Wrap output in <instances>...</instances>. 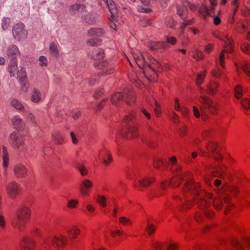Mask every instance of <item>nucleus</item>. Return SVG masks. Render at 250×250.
<instances>
[{"label":"nucleus","mask_w":250,"mask_h":250,"mask_svg":"<svg viewBox=\"0 0 250 250\" xmlns=\"http://www.w3.org/2000/svg\"><path fill=\"white\" fill-rule=\"evenodd\" d=\"M192 56L197 61H199L202 60L204 58V55L202 52L196 48L192 51Z\"/></svg>","instance_id":"nucleus-34"},{"label":"nucleus","mask_w":250,"mask_h":250,"mask_svg":"<svg viewBox=\"0 0 250 250\" xmlns=\"http://www.w3.org/2000/svg\"><path fill=\"white\" fill-rule=\"evenodd\" d=\"M86 10V6L83 4L75 3L70 6L69 11L70 13L77 16H83Z\"/></svg>","instance_id":"nucleus-15"},{"label":"nucleus","mask_w":250,"mask_h":250,"mask_svg":"<svg viewBox=\"0 0 250 250\" xmlns=\"http://www.w3.org/2000/svg\"><path fill=\"white\" fill-rule=\"evenodd\" d=\"M42 100V95L37 88H34L31 96V100L33 103H39Z\"/></svg>","instance_id":"nucleus-23"},{"label":"nucleus","mask_w":250,"mask_h":250,"mask_svg":"<svg viewBox=\"0 0 250 250\" xmlns=\"http://www.w3.org/2000/svg\"><path fill=\"white\" fill-rule=\"evenodd\" d=\"M213 75L216 78H219L222 75L223 72L220 69L214 70L212 72Z\"/></svg>","instance_id":"nucleus-60"},{"label":"nucleus","mask_w":250,"mask_h":250,"mask_svg":"<svg viewBox=\"0 0 250 250\" xmlns=\"http://www.w3.org/2000/svg\"><path fill=\"white\" fill-rule=\"evenodd\" d=\"M241 104L243 107L245 109L250 108V101L249 99H244L241 102Z\"/></svg>","instance_id":"nucleus-52"},{"label":"nucleus","mask_w":250,"mask_h":250,"mask_svg":"<svg viewBox=\"0 0 250 250\" xmlns=\"http://www.w3.org/2000/svg\"><path fill=\"white\" fill-rule=\"evenodd\" d=\"M206 148L208 152L210 154V157H212L218 161L222 159V156L219 153L217 145L212 142H209L206 145Z\"/></svg>","instance_id":"nucleus-9"},{"label":"nucleus","mask_w":250,"mask_h":250,"mask_svg":"<svg viewBox=\"0 0 250 250\" xmlns=\"http://www.w3.org/2000/svg\"><path fill=\"white\" fill-rule=\"evenodd\" d=\"M119 136L123 138L134 139L138 137V128L134 126L129 127L126 131L120 130L118 133Z\"/></svg>","instance_id":"nucleus-12"},{"label":"nucleus","mask_w":250,"mask_h":250,"mask_svg":"<svg viewBox=\"0 0 250 250\" xmlns=\"http://www.w3.org/2000/svg\"><path fill=\"white\" fill-rule=\"evenodd\" d=\"M6 54L11 59H17L16 58L20 55V51L17 46L11 45L8 47Z\"/></svg>","instance_id":"nucleus-21"},{"label":"nucleus","mask_w":250,"mask_h":250,"mask_svg":"<svg viewBox=\"0 0 250 250\" xmlns=\"http://www.w3.org/2000/svg\"><path fill=\"white\" fill-rule=\"evenodd\" d=\"M31 210L25 205L20 206L17 209L12 221V226L20 231H23L26 222L29 220L31 216Z\"/></svg>","instance_id":"nucleus-2"},{"label":"nucleus","mask_w":250,"mask_h":250,"mask_svg":"<svg viewBox=\"0 0 250 250\" xmlns=\"http://www.w3.org/2000/svg\"><path fill=\"white\" fill-rule=\"evenodd\" d=\"M112 160L111 155L109 153H107V157L106 158H104L103 162L105 166H107L112 161Z\"/></svg>","instance_id":"nucleus-57"},{"label":"nucleus","mask_w":250,"mask_h":250,"mask_svg":"<svg viewBox=\"0 0 250 250\" xmlns=\"http://www.w3.org/2000/svg\"><path fill=\"white\" fill-rule=\"evenodd\" d=\"M90 38L87 40V44L90 46H97L101 44L102 40L100 36L97 34L98 32H90Z\"/></svg>","instance_id":"nucleus-16"},{"label":"nucleus","mask_w":250,"mask_h":250,"mask_svg":"<svg viewBox=\"0 0 250 250\" xmlns=\"http://www.w3.org/2000/svg\"><path fill=\"white\" fill-rule=\"evenodd\" d=\"M6 191L10 197L15 198L19 193V186L15 182H10L6 186Z\"/></svg>","instance_id":"nucleus-14"},{"label":"nucleus","mask_w":250,"mask_h":250,"mask_svg":"<svg viewBox=\"0 0 250 250\" xmlns=\"http://www.w3.org/2000/svg\"><path fill=\"white\" fill-rule=\"evenodd\" d=\"M178 246L174 243H171L167 245V250H177Z\"/></svg>","instance_id":"nucleus-63"},{"label":"nucleus","mask_w":250,"mask_h":250,"mask_svg":"<svg viewBox=\"0 0 250 250\" xmlns=\"http://www.w3.org/2000/svg\"><path fill=\"white\" fill-rule=\"evenodd\" d=\"M9 142L13 146L18 148L24 143V139L22 136L13 132L9 135Z\"/></svg>","instance_id":"nucleus-13"},{"label":"nucleus","mask_w":250,"mask_h":250,"mask_svg":"<svg viewBox=\"0 0 250 250\" xmlns=\"http://www.w3.org/2000/svg\"><path fill=\"white\" fill-rule=\"evenodd\" d=\"M194 20L193 19L185 21L181 25L180 28L182 30H188L187 28L188 26L193 23Z\"/></svg>","instance_id":"nucleus-44"},{"label":"nucleus","mask_w":250,"mask_h":250,"mask_svg":"<svg viewBox=\"0 0 250 250\" xmlns=\"http://www.w3.org/2000/svg\"><path fill=\"white\" fill-rule=\"evenodd\" d=\"M26 117L28 120H29L31 122L33 123H35V116L33 114L30 112H27L26 113Z\"/></svg>","instance_id":"nucleus-55"},{"label":"nucleus","mask_w":250,"mask_h":250,"mask_svg":"<svg viewBox=\"0 0 250 250\" xmlns=\"http://www.w3.org/2000/svg\"><path fill=\"white\" fill-rule=\"evenodd\" d=\"M225 169L226 167L224 166H219L212 171V174L214 177L224 179L228 176L225 173Z\"/></svg>","instance_id":"nucleus-20"},{"label":"nucleus","mask_w":250,"mask_h":250,"mask_svg":"<svg viewBox=\"0 0 250 250\" xmlns=\"http://www.w3.org/2000/svg\"><path fill=\"white\" fill-rule=\"evenodd\" d=\"M13 36L15 39L18 41H21L25 39L27 36V32H13Z\"/></svg>","instance_id":"nucleus-37"},{"label":"nucleus","mask_w":250,"mask_h":250,"mask_svg":"<svg viewBox=\"0 0 250 250\" xmlns=\"http://www.w3.org/2000/svg\"><path fill=\"white\" fill-rule=\"evenodd\" d=\"M49 50L51 54L53 56L56 57L58 54V49L57 45L53 42L50 44Z\"/></svg>","instance_id":"nucleus-40"},{"label":"nucleus","mask_w":250,"mask_h":250,"mask_svg":"<svg viewBox=\"0 0 250 250\" xmlns=\"http://www.w3.org/2000/svg\"><path fill=\"white\" fill-rule=\"evenodd\" d=\"M12 125L17 130L21 129L23 125V122L22 119L19 115H15L11 119Z\"/></svg>","instance_id":"nucleus-22"},{"label":"nucleus","mask_w":250,"mask_h":250,"mask_svg":"<svg viewBox=\"0 0 250 250\" xmlns=\"http://www.w3.org/2000/svg\"><path fill=\"white\" fill-rule=\"evenodd\" d=\"M240 67L248 76H250V63L243 62L241 63Z\"/></svg>","instance_id":"nucleus-39"},{"label":"nucleus","mask_w":250,"mask_h":250,"mask_svg":"<svg viewBox=\"0 0 250 250\" xmlns=\"http://www.w3.org/2000/svg\"><path fill=\"white\" fill-rule=\"evenodd\" d=\"M132 56L135 62L141 69H144L145 67L147 66L154 72H156L157 69L160 66L157 61L151 56H149L148 58L149 62L146 61L144 56L138 50L132 52Z\"/></svg>","instance_id":"nucleus-3"},{"label":"nucleus","mask_w":250,"mask_h":250,"mask_svg":"<svg viewBox=\"0 0 250 250\" xmlns=\"http://www.w3.org/2000/svg\"><path fill=\"white\" fill-rule=\"evenodd\" d=\"M183 5H179L177 7V13L178 16L183 20L186 19L188 17V10L186 5L183 1Z\"/></svg>","instance_id":"nucleus-24"},{"label":"nucleus","mask_w":250,"mask_h":250,"mask_svg":"<svg viewBox=\"0 0 250 250\" xmlns=\"http://www.w3.org/2000/svg\"><path fill=\"white\" fill-rule=\"evenodd\" d=\"M39 64L41 66H46L48 63V61L47 58L43 56H41L39 57Z\"/></svg>","instance_id":"nucleus-47"},{"label":"nucleus","mask_w":250,"mask_h":250,"mask_svg":"<svg viewBox=\"0 0 250 250\" xmlns=\"http://www.w3.org/2000/svg\"><path fill=\"white\" fill-rule=\"evenodd\" d=\"M18 67V62L17 59H11L9 62L8 71L10 73V77H13L15 75Z\"/></svg>","instance_id":"nucleus-26"},{"label":"nucleus","mask_w":250,"mask_h":250,"mask_svg":"<svg viewBox=\"0 0 250 250\" xmlns=\"http://www.w3.org/2000/svg\"><path fill=\"white\" fill-rule=\"evenodd\" d=\"M78 204V200L72 199L68 202L67 207L69 208H75Z\"/></svg>","instance_id":"nucleus-54"},{"label":"nucleus","mask_w":250,"mask_h":250,"mask_svg":"<svg viewBox=\"0 0 250 250\" xmlns=\"http://www.w3.org/2000/svg\"><path fill=\"white\" fill-rule=\"evenodd\" d=\"M105 2L110 12L111 19L115 20L118 16V11L113 1L112 0H105Z\"/></svg>","instance_id":"nucleus-18"},{"label":"nucleus","mask_w":250,"mask_h":250,"mask_svg":"<svg viewBox=\"0 0 250 250\" xmlns=\"http://www.w3.org/2000/svg\"><path fill=\"white\" fill-rule=\"evenodd\" d=\"M15 175L19 178L24 177L27 174V168L21 164L15 165L14 168Z\"/></svg>","instance_id":"nucleus-17"},{"label":"nucleus","mask_w":250,"mask_h":250,"mask_svg":"<svg viewBox=\"0 0 250 250\" xmlns=\"http://www.w3.org/2000/svg\"><path fill=\"white\" fill-rule=\"evenodd\" d=\"M2 158L3 160L2 165L3 167L6 169L9 163V156L7 152V149L5 146H3L2 147Z\"/></svg>","instance_id":"nucleus-28"},{"label":"nucleus","mask_w":250,"mask_h":250,"mask_svg":"<svg viewBox=\"0 0 250 250\" xmlns=\"http://www.w3.org/2000/svg\"><path fill=\"white\" fill-rule=\"evenodd\" d=\"M214 36L218 38L220 40L224 42L225 44V49L222 50L219 56L216 58V61L218 62L221 66L224 68V61L225 58V54L226 53H231L233 49V42L231 38L226 35H220L218 32H215Z\"/></svg>","instance_id":"nucleus-5"},{"label":"nucleus","mask_w":250,"mask_h":250,"mask_svg":"<svg viewBox=\"0 0 250 250\" xmlns=\"http://www.w3.org/2000/svg\"><path fill=\"white\" fill-rule=\"evenodd\" d=\"M27 76L25 69L22 67L17 72V77L20 82H23Z\"/></svg>","instance_id":"nucleus-35"},{"label":"nucleus","mask_w":250,"mask_h":250,"mask_svg":"<svg viewBox=\"0 0 250 250\" xmlns=\"http://www.w3.org/2000/svg\"><path fill=\"white\" fill-rule=\"evenodd\" d=\"M206 76V72H204L202 74H199L196 78V83L198 85H200L204 81V78Z\"/></svg>","instance_id":"nucleus-46"},{"label":"nucleus","mask_w":250,"mask_h":250,"mask_svg":"<svg viewBox=\"0 0 250 250\" xmlns=\"http://www.w3.org/2000/svg\"><path fill=\"white\" fill-rule=\"evenodd\" d=\"M146 229L149 235H151L154 232L155 228L153 224H149L146 228Z\"/></svg>","instance_id":"nucleus-58"},{"label":"nucleus","mask_w":250,"mask_h":250,"mask_svg":"<svg viewBox=\"0 0 250 250\" xmlns=\"http://www.w3.org/2000/svg\"><path fill=\"white\" fill-rule=\"evenodd\" d=\"M24 29V25L21 23L20 22L15 24L13 27V30L15 31H21Z\"/></svg>","instance_id":"nucleus-48"},{"label":"nucleus","mask_w":250,"mask_h":250,"mask_svg":"<svg viewBox=\"0 0 250 250\" xmlns=\"http://www.w3.org/2000/svg\"><path fill=\"white\" fill-rule=\"evenodd\" d=\"M241 49L245 53L250 55V45L248 44H243L241 46Z\"/></svg>","instance_id":"nucleus-53"},{"label":"nucleus","mask_w":250,"mask_h":250,"mask_svg":"<svg viewBox=\"0 0 250 250\" xmlns=\"http://www.w3.org/2000/svg\"><path fill=\"white\" fill-rule=\"evenodd\" d=\"M209 10L204 5H202L199 9L198 12L203 18H206L209 14Z\"/></svg>","instance_id":"nucleus-38"},{"label":"nucleus","mask_w":250,"mask_h":250,"mask_svg":"<svg viewBox=\"0 0 250 250\" xmlns=\"http://www.w3.org/2000/svg\"><path fill=\"white\" fill-rule=\"evenodd\" d=\"M50 241H51L52 245L54 247L59 249L63 247L66 244L67 238L62 234H58L52 238L50 237L44 238L43 239L42 245L46 247L49 246Z\"/></svg>","instance_id":"nucleus-6"},{"label":"nucleus","mask_w":250,"mask_h":250,"mask_svg":"<svg viewBox=\"0 0 250 250\" xmlns=\"http://www.w3.org/2000/svg\"><path fill=\"white\" fill-rule=\"evenodd\" d=\"M191 204H192L190 201H186L185 202L184 205H181L179 207V209L180 210H182L184 209L185 208L188 209L190 208Z\"/></svg>","instance_id":"nucleus-51"},{"label":"nucleus","mask_w":250,"mask_h":250,"mask_svg":"<svg viewBox=\"0 0 250 250\" xmlns=\"http://www.w3.org/2000/svg\"><path fill=\"white\" fill-rule=\"evenodd\" d=\"M219 84L218 83L216 82H211L208 86V90L211 95L215 94L218 91V88L219 87Z\"/></svg>","instance_id":"nucleus-29"},{"label":"nucleus","mask_w":250,"mask_h":250,"mask_svg":"<svg viewBox=\"0 0 250 250\" xmlns=\"http://www.w3.org/2000/svg\"><path fill=\"white\" fill-rule=\"evenodd\" d=\"M241 0H232L231 2V8L233 10V17L237 13L240 6Z\"/></svg>","instance_id":"nucleus-33"},{"label":"nucleus","mask_w":250,"mask_h":250,"mask_svg":"<svg viewBox=\"0 0 250 250\" xmlns=\"http://www.w3.org/2000/svg\"><path fill=\"white\" fill-rule=\"evenodd\" d=\"M97 19V17L95 15L89 14L84 18L85 21L89 23L94 22Z\"/></svg>","instance_id":"nucleus-42"},{"label":"nucleus","mask_w":250,"mask_h":250,"mask_svg":"<svg viewBox=\"0 0 250 250\" xmlns=\"http://www.w3.org/2000/svg\"><path fill=\"white\" fill-rule=\"evenodd\" d=\"M174 171L175 177L170 179L169 184L172 186H178L182 181L184 178V174L181 170V167L179 166H176L173 168V171Z\"/></svg>","instance_id":"nucleus-10"},{"label":"nucleus","mask_w":250,"mask_h":250,"mask_svg":"<svg viewBox=\"0 0 250 250\" xmlns=\"http://www.w3.org/2000/svg\"><path fill=\"white\" fill-rule=\"evenodd\" d=\"M184 0V2L185 4H186V6H188L190 10H192V11H195V10H196V9L197 8V6L195 4L190 3L187 0Z\"/></svg>","instance_id":"nucleus-49"},{"label":"nucleus","mask_w":250,"mask_h":250,"mask_svg":"<svg viewBox=\"0 0 250 250\" xmlns=\"http://www.w3.org/2000/svg\"><path fill=\"white\" fill-rule=\"evenodd\" d=\"M166 23L167 26L171 28L175 26V22L170 17H168L166 19Z\"/></svg>","instance_id":"nucleus-61"},{"label":"nucleus","mask_w":250,"mask_h":250,"mask_svg":"<svg viewBox=\"0 0 250 250\" xmlns=\"http://www.w3.org/2000/svg\"><path fill=\"white\" fill-rule=\"evenodd\" d=\"M155 181L154 178H147L139 180L138 182L140 187H146Z\"/></svg>","instance_id":"nucleus-32"},{"label":"nucleus","mask_w":250,"mask_h":250,"mask_svg":"<svg viewBox=\"0 0 250 250\" xmlns=\"http://www.w3.org/2000/svg\"><path fill=\"white\" fill-rule=\"evenodd\" d=\"M92 183L88 179L83 181L82 185L80 186V191L83 195H87L92 187Z\"/></svg>","instance_id":"nucleus-19"},{"label":"nucleus","mask_w":250,"mask_h":250,"mask_svg":"<svg viewBox=\"0 0 250 250\" xmlns=\"http://www.w3.org/2000/svg\"><path fill=\"white\" fill-rule=\"evenodd\" d=\"M199 101L203 104L200 107V111L202 114V119L205 120L207 115L206 109L208 110L211 114H215L216 111L215 105L213 103L210 99L205 96H201Z\"/></svg>","instance_id":"nucleus-7"},{"label":"nucleus","mask_w":250,"mask_h":250,"mask_svg":"<svg viewBox=\"0 0 250 250\" xmlns=\"http://www.w3.org/2000/svg\"><path fill=\"white\" fill-rule=\"evenodd\" d=\"M235 96L236 98H241L243 94L242 89L240 85H237L234 89Z\"/></svg>","instance_id":"nucleus-43"},{"label":"nucleus","mask_w":250,"mask_h":250,"mask_svg":"<svg viewBox=\"0 0 250 250\" xmlns=\"http://www.w3.org/2000/svg\"><path fill=\"white\" fill-rule=\"evenodd\" d=\"M53 141L57 145H62L64 140L62 135L59 132H56L53 135Z\"/></svg>","instance_id":"nucleus-31"},{"label":"nucleus","mask_w":250,"mask_h":250,"mask_svg":"<svg viewBox=\"0 0 250 250\" xmlns=\"http://www.w3.org/2000/svg\"><path fill=\"white\" fill-rule=\"evenodd\" d=\"M229 190L231 194L235 196L237 195L239 192L238 187L235 186L229 187Z\"/></svg>","instance_id":"nucleus-50"},{"label":"nucleus","mask_w":250,"mask_h":250,"mask_svg":"<svg viewBox=\"0 0 250 250\" xmlns=\"http://www.w3.org/2000/svg\"><path fill=\"white\" fill-rule=\"evenodd\" d=\"M75 167H76V169L79 170L81 174L83 176L86 175L88 173L87 169L84 167L83 165L79 163H75Z\"/></svg>","instance_id":"nucleus-36"},{"label":"nucleus","mask_w":250,"mask_h":250,"mask_svg":"<svg viewBox=\"0 0 250 250\" xmlns=\"http://www.w3.org/2000/svg\"><path fill=\"white\" fill-rule=\"evenodd\" d=\"M167 162L166 160L161 159L155 163L154 166L156 167L160 168L161 167H166Z\"/></svg>","instance_id":"nucleus-45"},{"label":"nucleus","mask_w":250,"mask_h":250,"mask_svg":"<svg viewBox=\"0 0 250 250\" xmlns=\"http://www.w3.org/2000/svg\"><path fill=\"white\" fill-rule=\"evenodd\" d=\"M66 232L70 237L75 238L80 233V230L76 227L73 226L68 228L66 229Z\"/></svg>","instance_id":"nucleus-30"},{"label":"nucleus","mask_w":250,"mask_h":250,"mask_svg":"<svg viewBox=\"0 0 250 250\" xmlns=\"http://www.w3.org/2000/svg\"><path fill=\"white\" fill-rule=\"evenodd\" d=\"M97 202L101 205L103 207H104L106 206L105 198L104 196H98L97 200Z\"/></svg>","instance_id":"nucleus-56"},{"label":"nucleus","mask_w":250,"mask_h":250,"mask_svg":"<svg viewBox=\"0 0 250 250\" xmlns=\"http://www.w3.org/2000/svg\"><path fill=\"white\" fill-rule=\"evenodd\" d=\"M134 93L129 88L126 89L124 93V95L120 92L115 93L111 98V102L112 104L118 105V104L125 97V102L127 104H129V99L133 100Z\"/></svg>","instance_id":"nucleus-8"},{"label":"nucleus","mask_w":250,"mask_h":250,"mask_svg":"<svg viewBox=\"0 0 250 250\" xmlns=\"http://www.w3.org/2000/svg\"><path fill=\"white\" fill-rule=\"evenodd\" d=\"M148 45L151 50H154L158 49H165L167 47V43L163 41L150 42Z\"/></svg>","instance_id":"nucleus-25"},{"label":"nucleus","mask_w":250,"mask_h":250,"mask_svg":"<svg viewBox=\"0 0 250 250\" xmlns=\"http://www.w3.org/2000/svg\"><path fill=\"white\" fill-rule=\"evenodd\" d=\"M10 104L12 107L19 111H22L24 109V107L21 102L17 99L12 98L11 100Z\"/></svg>","instance_id":"nucleus-27"},{"label":"nucleus","mask_w":250,"mask_h":250,"mask_svg":"<svg viewBox=\"0 0 250 250\" xmlns=\"http://www.w3.org/2000/svg\"><path fill=\"white\" fill-rule=\"evenodd\" d=\"M93 60H96L95 64L100 68H103V75H109L114 72V69L111 66H107V62L103 60L104 57V51L101 49H98L92 51L90 54Z\"/></svg>","instance_id":"nucleus-4"},{"label":"nucleus","mask_w":250,"mask_h":250,"mask_svg":"<svg viewBox=\"0 0 250 250\" xmlns=\"http://www.w3.org/2000/svg\"><path fill=\"white\" fill-rule=\"evenodd\" d=\"M232 244L235 248L241 249L242 248V244L236 239H234L232 241Z\"/></svg>","instance_id":"nucleus-64"},{"label":"nucleus","mask_w":250,"mask_h":250,"mask_svg":"<svg viewBox=\"0 0 250 250\" xmlns=\"http://www.w3.org/2000/svg\"><path fill=\"white\" fill-rule=\"evenodd\" d=\"M183 192H190L191 193H194L197 195L196 199L197 203L200 207L202 209L209 206L211 203H213V205L217 208H220L222 204V201L216 200H214L211 194H207L204 192L199 193V186L197 184H195L192 181L186 182L185 187L183 188Z\"/></svg>","instance_id":"nucleus-1"},{"label":"nucleus","mask_w":250,"mask_h":250,"mask_svg":"<svg viewBox=\"0 0 250 250\" xmlns=\"http://www.w3.org/2000/svg\"><path fill=\"white\" fill-rule=\"evenodd\" d=\"M240 13L242 16L248 17L250 16V8L246 5H244L240 10Z\"/></svg>","instance_id":"nucleus-41"},{"label":"nucleus","mask_w":250,"mask_h":250,"mask_svg":"<svg viewBox=\"0 0 250 250\" xmlns=\"http://www.w3.org/2000/svg\"><path fill=\"white\" fill-rule=\"evenodd\" d=\"M176 42V39L171 36H167V42H166L167 43H168L172 45H174Z\"/></svg>","instance_id":"nucleus-62"},{"label":"nucleus","mask_w":250,"mask_h":250,"mask_svg":"<svg viewBox=\"0 0 250 250\" xmlns=\"http://www.w3.org/2000/svg\"><path fill=\"white\" fill-rule=\"evenodd\" d=\"M119 222L120 223L123 224H130L131 223V222L130 221V220L125 217H120L119 218Z\"/></svg>","instance_id":"nucleus-59"},{"label":"nucleus","mask_w":250,"mask_h":250,"mask_svg":"<svg viewBox=\"0 0 250 250\" xmlns=\"http://www.w3.org/2000/svg\"><path fill=\"white\" fill-rule=\"evenodd\" d=\"M20 247L22 250H33L35 247V242L32 238L25 236L21 239Z\"/></svg>","instance_id":"nucleus-11"}]
</instances>
